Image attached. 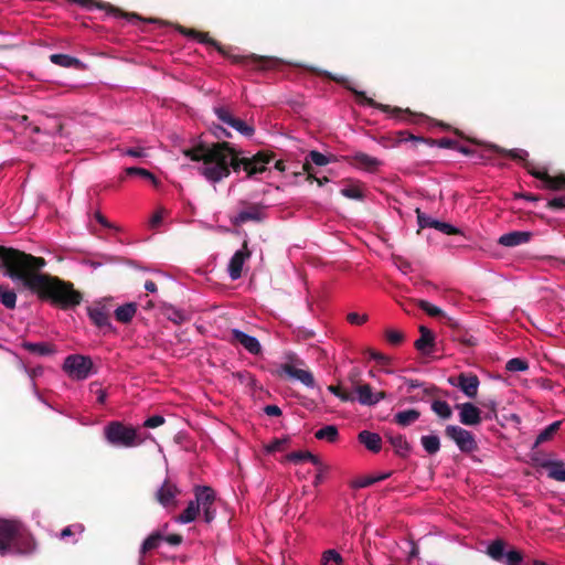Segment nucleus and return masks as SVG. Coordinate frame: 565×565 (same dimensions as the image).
Returning <instances> with one entry per match:
<instances>
[{
	"label": "nucleus",
	"mask_w": 565,
	"mask_h": 565,
	"mask_svg": "<svg viewBox=\"0 0 565 565\" xmlns=\"http://www.w3.org/2000/svg\"><path fill=\"white\" fill-rule=\"evenodd\" d=\"M44 265L42 258L0 246V266L4 267L6 277L21 284L25 289L38 292L41 297L52 299L63 308L79 305L82 296L72 285L38 273Z\"/></svg>",
	"instance_id": "1"
},
{
	"label": "nucleus",
	"mask_w": 565,
	"mask_h": 565,
	"mask_svg": "<svg viewBox=\"0 0 565 565\" xmlns=\"http://www.w3.org/2000/svg\"><path fill=\"white\" fill-rule=\"evenodd\" d=\"M184 156L198 164L199 172L212 183L220 182L230 175L231 168L235 171L244 170L248 177L256 175L266 170L271 158L259 152L252 158L239 157L227 142H201L183 151Z\"/></svg>",
	"instance_id": "2"
},
{
	"label": "nucleus",
	"mask_w": 565,
	"mask_h": 565,
	"mask_svg": "<svg viewBox=\"0 0 565 565\" xmlns=\"http://www.w3.org/2000/svg\"><path fill=\"white\" fill-rule=\"evenodd\" d=\"M35 551L36 543L23 523L0 519V555H31Z\"/></svg>",
	"instance_id": "3"
},
{
	"label": "nucleus",
	"mask_w": 565,
	"mask_h": 565,
	"mask_svg": "<svg viewBox=\"0 0 565 565\" xmlns=\"http://www.w3.org/2000/svg\"><path fill=\"white\" fill-rule=\"evenodd\" d=\"M177 30H178V32H180L181 34H183L188 38L194 39L200 43H204V44L215 47L223 56L227 57L233 63L244 64L254 70L274 68L280 62L279 60H277L275 57L259 56V55L244 56V55L233 53L228 50H225L215 40L211 39L207 33L198 32V31L191 30V29H185L180 25L177 26Z\"/></svg>",
	"instance_id": "4"
},
{
	"label": "nucleus",
	"mask_w": 565,
	"mask_h": 565,
	"mask_svg": "<svg viewBox=\"0 0 565 565\" xmlns=\"http://www.w3.org/2000/svg\"><path fill=\"white\" fill-rule=\"evenodd\" d=\"M194 500H191L185 510L177 518L175 521L178 523L189 524L193 522L198 518L200 510H202L206 523H211L215 519L214 490L206 486H196L194 488Z\"/></svg>",
	"instance_id": "5"
},
{
	"label": "nucleus",
	"mask_w": 565,
	"mask_h": 565,
	"mask_svg": "<svg viewBox=\"0 0 565 565\" xmlns=\"http://www.w3.org/2000/svg\"><path fill=\"white\" fill-rule=\"evenodd\" d=\"M104 436L108 444L115 447L132 448L140 446L145 440L150 439L158 445L160 452L162 447L156 441L151 434L141 437L137 429L132 426H126L121 422H110L104 427Z\"/></svg>",
	"instance_id": "6"
},
{
	"label": "nucleus",
	"mask_w": 565,
	"mask_h": 565,
	"mask_svg": "<svg viewBox=\"0 0 565 565\" xmlns=\"http://www.w3.org/2000/svg\"><path fill=\"white\" fill-rule=\"evenodd\" d=\"M62 370L73 381H85L96 373L90 356L83 354L67 355L62 365Z\"/></svg>",
	"instance_id": "7"
},
{
	"label": "nucleus",
	"mask_w": 565,
	"mask_h": 565,
	"mask_svg": "<svg viewBox=\"0 0 565 565\" xmlns=\"http://www.w3.org/2000/svg\"><path fill=\"white\" fill-rule=\"evenodd\" d=\"M302 365H305L302 360L297 358L294 353H288L286 355V362L279 366L278 373L299 381L308 388H313L316 386V381L312 373L308 370L297 367Z\"/></svg>",
	"instance_id": "8"
},
{
	"label": "nucleus",
	"mask_w": 565,
	"mask_h": 565,
	"mask_svg": "<svg viewBox=\"0 0 565 565\" xmlns=\"http://www.w3.org/2000/svg\"><path fill=\"white\" fill-rule=\"evenodd\" d=\"M446 435L454 440L462 452H472L477 449L475 436L460 426L448 425L446 427Z\"/></svg>",
	"instance_id": "9"
},
{
	"label": "nucleus",
	"mask_w": 565,
	"mask_h": 565,
	"mask_svg": "<svg viewBox=\"0 0 565 565\" xmlns=\"http://www.w3.org/2000/svg\"><path fill=\"white\" fill-rule=\"evenodd\" d=\"M214 113L223 124L235 129L241 135L245 137H252L254 135V127L246 124L244 120L234 117L228 109L224 107H216Z\"/></svg>",
	"instance_id": "10"
},
{
	"label": "nucleus",
	"mask_w": 565,
	"mask_h": 565,
	"mask_svg": "<svg viewBox=\"0 0 565 565\" xmlns=\"http://www.w3.org/2000/svg\"><path fill=\"white\" fill-rule=\"evenodd\" d=\"M529 172L539 180L537 188L546 190L565 189V177H551L546 169L540 170L532 164H527Z\"/></svg>",
	"instance_id": "11"
},
{
	"label": "nucleus",
	"mask_w": 565,
	"mask_h": 565,
	"mask_svg": "<svg viewBox=\"0 0 565 565\" xmlns=\"http://www.w3.org/2000/svg\"><path fill=\"white\" fill-rule=\"evenodd\" d=\"M456 408L459 411V420L466 426L479 425L482 420L481 411L472 403L457 404Z\"/></svg>",
	"instance_id": "12"
},
{
	"label": "nucleus",
	"mask_w": 565,
	"mask_h": 565,
	"mask_svg": "<svg viewBox=\"0 0 565 565\" xmlns=\"http://www.w3.org/2000/svg\"><path fill=\"white\" fill-rule=\"evenodd\" d=\"M232 341L239 343L248 353L258 355L262 352L260 342L256 337L249 335L239 329L231 330Z\"/></svg>",
	"instance_id": "13"
},
{
	"label": "nucleus",
	"mask_w": 565,
	"mask_h": 565,
	"mask_svg": "<svg viewBox=\"0 0 565 565\" xmlns=\"http://www.w3.org/2000/svg\"><path fill=\"white\" fill-rule=\"evenodd\" d=\"M354 392L358 395V402L364 406H374L386 397L384 392H373L369 384L358 385Z\"/></svg>",
	"instance_id": "14"
},
{
	"label": "nucleus",
	"mask_w": 565,
	"mask_h": 565,
	"mask_svg": "<svg viewBox=\"0 0 565 565\" xmlns=\"http://www.w3.org/2000/svg\"><path fill=\"white\" fill-rule=\"evenodd\" d=\"M449 382L451 385L457 386L469 398H475L478 394L480 382L477 375L461 373L457 379V383L451 380H449Z\"/></svg>",
	"instance_id": "15"
},
{
	"label": "nucleus",
	"mask_w": 565,
	"mask_h": 565,
	"mask_svg": "<svg viewBox=\"0 0 565 565\" xmlns=\"http://www.w3.org/2000/svg\"><path fill=\"white\" fill-rule=\"evenodd\" d=\"M250 253L247 250L246 245L244 248L238 249L228 262L227 271L232 280H237L242 276L244 263L249 258Z\"/></svg>",
	"instance_id": "16"
},
{
	"label": "nucleus",
	"mask_w": 565,
	"mask_h": 565,
	"mask_svg": "<svg viewBox=\"0 0 565 565\" xmlns=\"http://www.w3.org/2000/svg\"><path fill=\"white\" fill-rule=\"evenodd\" d=\"M539 466L546 470L550 479L565 482V463L562 460L543 459Z\"/></svg>",
	"instance_id": "17"
},
{
	"label": "nucleus",
	"mask_w": 565,
	"mask_h": 565,
	"mask_svg": "<svg viewBox=\"0 0 565 565\" xmlns=\"http://www.w3.org/2000/svg\"><path fill=\"white\" fill-rule=\"evenodd\" d=\"M179 493L180 490L175 484L164 481L157 491L156 497L162 507L168 508L174 504L175 498Z\"/></svg>",
	"instance_id": "18"
},
{
	"label": "nucleus",
	"mask_w": 565,
	"mask_h": 565,
	"mask_svg": "<svg viewBox=\"0 0 565 565\" xmlns=\"http://www.w3.org/2000/svg\"><path fill=\"white\" fill-rule=\"evenodd\" d=\"M532 237V233L527 231H513L501 235L498 243L505 247H515L527 243Z\"/></svg>",
	"instance_id": "19"
},
{
	"label": "nucleus",
	"mask_w": 565,
	"mask_h": 565,
	"mask_svg": "<svg viewBox=\"0 0 565 565\" xmlns=\"http://www.w3.org/2000/svg\"><path fill=\"white\" fill-rule=\"evenodd\" d=\"M352 160L354 161V166L356 168L367 172H373L381 166V161L377 158L369 156L364 152L354 153L352 156Z\"/></svg>",
	"instance_id": "20"
},
{
	"label": "nucleus",
	"mask_w": 565,
	"mask_h": 565,
	"mask_svg": "<svg viewBox=\"0 0 565 565\" xmlns=\"http://www.w3.org/2000/svg\"><path fill=\"white\" fill-rule=\"evenodd\" d=\"M358 438L359 441L363 444L370 451L379 452L381 450L382 439L379 434L369 430H362Z\"/></svg>",
	"instance_id": "21"
},
{
	"label": "nucleus",
	"mask_w": 565,
	"mask_h": 565,
	"mask_svg": "<svg viewBox=\"0 0 565 565\" xmlns=\"http://www.w3.org/2000/svg\"><path fill=\"white\" fill-rule=\"evenodd\" d=\"M88 317L96 327L105 330H113L109 317L104 308H88Z\"/></svg>",
	"instance_id": "22"
},
{
	"label": "nucleus",
	"mask_w": 565,
	"mask_h": 565,
	"mask_svg": "<svg viewBox=\"0 0 565 565\" xmlns=\"http://www.w3.org/2000/svg\"><path fill=\"white\" fill-rule=\"evenodd\" d=\"M286 460L294 462V463H299L302 461H310L313 466L319 467L321 469L323 468V462L321 461V459L319 457H317L316 455L311 454L310 451L290 452L286 456Z\"/></svg>",
	"instance_id": "23"
},
{
	"label": "nucleus",
	"mask_w": 565,
	"mask_h": 565,
	"mask_svg": "<svg viewBox=\"0 0 565 565\" xmlns=\"http://www.w3.org/2000/svg\"><path fill=\"white\" fill-rule=\"evenodd\" d=\"M137 312V303L127 302L116 308L115 318L118 322L128 323L132 320Z\"/></svg>",
	"instance_id": "24"
},
{
	"label": "nucleus",
	"mask_w": 565,
	"mask_h": 565,
	"mask_svg": "<svg viewBox=\"0 0 565 565\" xmlns=\"http://www.w3.org/2000/svg\"><path fill=\"white\" fill-rule=\"evenodd\" d=\"M420 338L416 340L415 347L423 353H429L434 345V334L425 327H420Z\"/></svg>",
	"instance_id": "25"
},
{
	"label": "nucleus",
	"mask_w": 565,
	"mask_h": 565,
	"mask_svg": "<svg viewBox=\"0 0 565 565\" xmlns=\"http://www.w3.org/2000/svg\"><path fill=\"white\" fill-rule=\"evenodd\" d=\"M420 414L416 409H407L395 414L394 419L399 426H408L419 418Z\"/></svg>",
	"instance_id": "26"
},
{
	"label": "nucleus",
	"mask_w": 565,
	"mask_h": 565,
	"mask_svg": "<svg viewBox=\"0 0 565 565\" xmlns=\"http://www.w3.org/2000/svg\"><path fill=\"white\" fill-rule=\"evenodd\" d=\"M561 422H553L547 427H545L536 437V440L534 443V447H537L541 444H544L548 440H551L556 431L559 429Z\"/></svg>",
	"instance_id": "27"
},
{
	"label": "nucleus",
	"mask_w": 565,
	"mask_h": 565,
	"mask_svg": "<svg viewBox=\"0 0 565 565\" xmlns=\"http://www.w3.org/2000/svg\"><path fill=\"white\" fill-rule=\"evenodd\" d=\"M315 437L320 440L334 443L339 437L338 428L334 425H326L315 433Z\"/></svg>",
	"instance_id": "28"
},
{
	"label": "nucleus",
	"mask_w": 565,
	"mask_h": 565,
	"mask_svg": "<svg viewBox=\"0 0 565 565\" xmlns=\"http://www.w3.org/2000/svg\"><path fill=\"white\" fill-rule=\"evenodd\" d=\"M0 302L8 309L15 308L17 295L6 285H0Z\"/></svg>",
	"instance_id": "29"
},
{
	"label": "nucleus",
	"mask_w": 565,
	"mask_h": 565,
	"mask_svg": "<svg viewBox=\"0 0 565 565\" xmlns=\"http://www.w3.org/2000/svg\"><path fill=\"white\" fill-rule=\"evenodd\" d=\"M262 218L263 211L256 206L243 210L236 216V221L239 223H245L247 221H260Z\"/></svg>",
	"instance_id": "30"
},
{
	"label": "nucleus",
	"mask_w": 565,
	"mask_h": 565,
	"mask_svg": "<svg viewBox=\"0 0 565 565\" xmlns=\"http://www.w3.org/2000/svg\"><path fill=\"white\" fill-rule=\"evenodd\" d=\"M23 348L29 352L39 354V355H50L54 353V349L44 343V342H24Z\"/></svg>",
	"instance_id": "31"
},
{
	"label": "nucleus",
	"mask_w": 565,
	"mask_h": 565,
	"mask_svg": "<svg viewBox=\"0 0 565 565\" xmlns=\"http://www.w3.org/2000/svg\"><path fill=\"white\" fill-rule=\"evenodd\" d=\"M420 444L429 455H434L440 449V440L437 435L422 436Z\"/></svg>",
	"instance_id": "32"
},
{
	"label": "nucleus",
	"mask_w": 565,
	"mask_h": 565,
	"mask_svg": "<svg viewBox=\"0 0 565 565\" xmlns=\"http://www.w3.org/2000/svg\"><path fill=\"white\" fill-rule=\"evenodd\" d=\"M50 61L63 67H76L81 64L79 60L67 54H52Z\"/></svg>",
	"instance_id": "33"
},
{
	"label": "nucleus",
	"mask_w": 565,
	"mask_h": 565,
	"mask_svg": "<svg viewBox=\"0 0 565 565\" xmlns=\"http://www.w3.org/2000/svg\"><path fill=\"white\" fill-rule=\"evenodd\" d=\"M431 409L441 419H448L452 416V411L449 404L445 401L436 399L431 403Z\"/></svg>",
	"instance_id": "34"
},
{
	"label": "nucleus",
	"mask_w": 565,
	"mask_h": 565,
	"mask_svg": "<svg viewBox=\"0 0 565 565\" xmlns=\"http://www.w3.org/2000/svg\"><path fill=\"white\" fill-rule=\"evenodd\" d=\"M487 553L492 559L502 561L505 554L503 541L495 540L492 543H490Z\"/></svg>",
	"instance_id": "35"
},
{
	"label": "nucleus",
	"mask_w": 565,
	"mask_h": 565,
	"mask_svg": "<svg viewBox=\"0 0 565 565\" xmlns=\"http://www.w3.org/2000/svg\"><path fill=\"white\" fill-rule=\"evenodd\" d=\"M163 536L159 533H153L149 535L140 547L141 555L146 554L148 551L157 548L159 546L160 541H162Z\"/></svg>",
	"instance_id": "36"
},
{
	"label": "nucleus",
	"mask_w": 565,
	"mask_h": 565,
	"mask_svg": "<svg viewBox=\"0 0 565 565\" xmlns=\"http://www.w3.org/2000/svg\"><path fill=\"white\" fill-rule=\"evenodd\" d=\"M391 476V472H385V473H381V475H377L375 477H366V478H362L360 480H356L354 482V487L355 488H366V487H370L372 486L373 483L375 482H379V481H382V480H385L386 478H388Z\"/></svg>",
	"instance_id": "37"
},
{
	"label": "nucleus",
	"mask_w": 565,
	"mask_h": 565,
	"mask_svg": "<svg viewBox=\"0 0 565 565\" xmlns=\"http://www.w3.org/2000/svg\"><path fill=\"white\" fill-rule=\"evenodd\" d=\"M430 227L436 228L439 232L447 234V235H455V234L460 233V231L456 226H454L449 223H446V222L437 221V220L431 221Z\"/></svg>",
	"instance_id": "38"
},
{
	"label": "nucleus",
	"mask_w": 565,
	"mask_h": 565,
	"mask_svg": "<svg viewBox=\"0 0 565 565\" xmlns=\"http://www.w3.org/2000/svg\"><path fill=\"white\" fill-rule=\"evenodd\" d=\"M505 369L510 372H524L529 369V364L523 359L513 358L507 362Z\"/></svg>",
	"instance_id": "39"
},
{
	"label": "nucleus",
	"mask_w": 565,
	"mask_h": 565,
	"mask_svg": "<svg viewBox=\"0 0 565 565\" xmlns=\"http://www.w3.org/2000/svg\"><path fill=\"white\" fill-rule=\"evenodd\" d=\"M83 532H84V526H83V524H81V523H75V524H72V525H68V526L64 527V529L61 531V533H60L58 537H60L61 540H66V539H68V537H71V536H73L74 534H78V535H81Z\"/></svg>",
	"instance_id": "40"
},
{
	"label": "nucleus",
	"mask_w": 565,
	"mask_h": 565,
	"mask_svg": "<svg viewBox=\"0 0 565 565\" xmlns=\"http://www.w3.org/2000/svg\"><path fill=\"white\" fill-rule=\"evenodd\" d=\"M391 444L399 455H406L409 451V445L403 436L391 437Z\"/></svg>",
	"instance_id": "41"
},
{
	"label": "nucleus",
	"mask_w": 565,
	"mask_h": 565,
	"mask_svg": "<svg viewBox=\"0 0 565 565\" xmlns=\"http://www.w3.org/2000/svg\"><path fill=\"white\" fill-rule=\"evenodd\" d=\"M341 194L348 199L361 200L363 199V192L356 184L345 186L341 190Z\"/></svg>",
	"instance_id": "42"
},
{
	"label": "nucleus",
	"mask_w": 565,
	"mask_h": 565,
	"mask_svg": "<svg viewBox=\"0 0 565 565\" xmlns=\"http://www.w3.org/2000/svg\"><path fill=\"white\" fill-rule=\"evenodd\" d=\"M308 157L312 163H315L316 166H319V167L327 166L328 163H330L332 161V159L330 157H328L317 150L310 151Z\"/></svg>",
	"instance_id": "43"
},
{
	"label": "nucleus",
	"mask_w": 565,
	"mask_h": 565,
	"mask_svg": "<svg viewBox=\"0 0 565 565\" xmlns=\"http://www.w3.org/2000/svg\"><path fill=\"white\" fill-rule=\"evenodd\" d=\"M125 172L128 175H140V177L148 179V180L152 181L153 183H156L154 175L150 171H148L143 168L129 167L125 170Z\"/></svg>",
	"instance_id": "44"
},
{
	"label": "nucleus",
	"mask_w": 565,
	"mask_h": 565,
	"mask_svg": "<svg viewBox=\"0 0 565 565\" xmlns=\"http://www.w3.org/2000/svg\"><path fill=\"white\" fill-rule=\"evenodd\" d=\"M503 559L505 565H521L523 556L520 552L512 550L504 554Z\"/></svg>",
	"instance_id": "45"
},
{
	"label": "nucleus",
	"mask_w": 565,
	"mask_h": 565,
	"mask_svg": "<svg viewBox=\"0 0 565 565\" xmlns=\"http://www.w3.org/2000/svg\"><path fill=\"white\" fill-rule=\"evenodd\" d=\"M482 406L488 409V412L483 416L484 419L492 420L497 418L498 403L495 399H488L482 403Z\"/></svg>",
	"instance_id": "46"
},
{
	"label": "nucleus",
	"mask_w": 565,
	"mask_h": 565,
	"mask_svg": "<svg viewBox=\"0 0 565 565\" xmlns=\"http://www.w3.org/2000/svg\"><path fill=\"white\" fill-rule=\"evenodd\" d=\"M121 154L129 156L132 158H145V157H147V151L142 147H134V148H128V149L121 150Z\"/></svg>",
	"instance_id": "47"
},
{
	"label": "nucleus",
	"mask_w": 565,
	"mask_h": 565,
	"mask_svg": "<svg viewBox=\"0 0 565 565\" xmlns=\"http://www.w3.org/2000/svg\"><path fill=\"white\" fill-rule=\"evenodd\" d=\"M324 563L334 562L338 565L342 564V556L335 550H328L323 553Z\"/></svg>",
	"instance_id": "48"
},
{
	"label": "nucleus",
	"mask_w": 565,
	"mask_h": 565,
	"mask_svg": "<svg viewBox=\"0 0 565 565\" xmlns=\"http://www.w3.org/2000/svg\"><path fill=\"white\" fill-rule=\"evenodd\" d=\"M164 423V417L161 415H153L151 417H148L143 422V426L147 428H156L161 426Z\"/></svg>",
	"instance_id": "49"
},
{
	"label": "nucleus",
	"mask_w": 565,
	"mask_h": 565,
	"mask_svg": "<svg viewBox=\"0 0 565 565\" xmlns=\"http://www.w3.org/2000/svg\"><path fill=\"white\" fill-rule=\"evenodd\" d=\"M420 308L426 311L429 316L431 317H437L439 316L443 311L439 307L437 306H434L427 301H422L420 302Z\"/></svg>",
	"instance_id": "50"
},
{
	"label": "nucleus",
	"mask_w": 565,
	"mask_h": 565,
	"mask_svg": "<svg viewBox=\"0 0 565 565\" xmlns=\"http://www.w3.org/2000/svg\"><path fill=\"white\" fill-rule=\"evenodd\" d=\"M90 392L96 394L98 403L104 404L106 402V391L99 387L96 382L90 384Z\"/></svg>",
	"instance_id": "51"
},
{
	"label": "nucleus",
	"mask_w": 565,
	"mask_h": 565,
	"mask_svg": "<svg viewBox=\"0 0 565 565\" xmlns=\"http://www.w3.org/2000/svg\"><path fill=\"white\" fill-rule=\"evenodd\" d=\"M386 339L391 344L397 345L403 340V334L397 330H387Z\"/></svg>",
	"instance_id": "52"
},
{
	"label": "nucleus",
	"mask_w": 565,
	"mask_h": 565,
	"mask_svg": "<svg viewBox=\"0 0 565 565\" xmlns=\"http://www.w3.org/2000/svg\"><path fill=\"white\" fill-rule=\"evenodd\" d=\"M328 391L333 394L334 396H337L340 401L342 402H350V401H353V398L351 397V395L347 394V393H342L339 387L337 386H333V385H330L328 386Z\"/></svg>",
	"instance_id": "53"
},
{
	"label": "nucleus",
	"mask_w": 565,
	"mask_h": 565,
	"mask_svg": "<svg viewBox=\"0 0 565 565\" xmlns=\"http://www.w3.org/2000/svg\"><path fill=\"white\" fill-rule=\"evenodd\" d=\"M285 445V440L282 439H275L268 445H266L265 450L268 454L276 452L282 449V446Z\"/></svg>",
	"instance_id": "54"
},
{
	"label": "nucleus",
	"mask_w": 565,
	"mask_h": 565,
	"mask_svg": "<svg viewBox=\"0 0 565 565\" xmlns=\"http://www.w3.org/2000/svg\"><path fill=\"white\" fill-rule=\"evenodd\" d=\"M366 320V315H359L356 312H350L348 315V321L352 324H363Z\"/></svg>",
	"instance_id": "55"
},
{
	"label": "nucleus",
	"mask_w": 565,
	"mask_h": 565,
	"mask_svg": "<svg viewBox=\"0 0 565 565\" xmlns=\"http://www.w3.org/2000/svg\"><path fill=\"white\" fill-rule=\"evenodd\" d=\"M399 136H401L399 141H414V142H420V143L426 142V139L424 137L415 136L412 134L401 132Z\"/></svg>",
	"instance_id": "56"
},
{
	"label": "nucleus",
	"mask_w": 565,
	"mask_h": 565,
	"mask_svg": "<svg viewBox=\"0 0 565 565\" xmlns=\"http://www.w3.org/2000/svg\"><path fill=\"white\" fill-rule=\"evenodd\" d=\"M162 218H163V210H159V211H157V212L151 216V218H150V221H149V225H150V227H152V228L158 227V226L161 224Z\"/></svg>",
	"instance_id": "57"
},
{
	"label": "nucleus",
	"mask_w": 565,
	"mask_h": 565,
	"mask_svg": "<svg viewBox=\"0 0 565 565\" xmlns=\"http://www.w3.org/2000/svg\"><path fill=\"white\" fill-rule=\"evenodd\" d=\"M508 154L515 160H525L529 156L527 151L523 149H513L508 151Z\"/></svg>",
	"instance_id": "58"
},
{
	"label": "nucleus",
	"mask_w": 565,
	"mask_h": 565,
	"mask_svg": "<svg viewBox=\"0 0 565 565\" xmlns=\"http://www.w3.org/2000/svg\"><path fill=\"white\" fill-rule=\"evenodd\" d=\"M548 206L554 207V209H565V196L559 195V196L553 198L552 200H550Z\"/></svg>",
	"instance_id": "59"
},
{
	"label": "nucleus",
	"mask_w": 565,
	"mask_h": 565,
	"mask_svg": "<svg viewBox=\"0 0 565 565\" xmlns=\"http://www.w3.org/2000/svg\"><path fill=\"white\" fill-rule=\"evenodd\" d=\"M212 132L213 135L217 138V139H224V138H228L231 137V134L223 127L221 126H214L212 128Z\"/></svg>",
	"instance_id": "60"
},
{
	"label": "nucleus",
	"mask_w": 565,
	"mask_h": 565,
	"mask_svg": "<svg viewBox=\"0 0 565 565\" xmlns=\"http://www.w3.org/2000/svg\"><path fill=\"white\" fill-rule=\"evenodd\" d=\"M264 413L268 416L277 417L281 415V409L277 405H266Z\"/></svg>",
	"instance_id": "61"
},
{
	"label": "nucleus",
	"mask_w": 565,
	"mask_h": 565,
	"mask_svg": "<svg viewBox=\"0 0 565 565\" xmlns=\"http://www.w3.org/2000/svg\"><path fill=\"white\" fill-rule=\"evenodd\" d=\"M370 358L379 362L380 364H386L388 363V358L380 352L371 350L369 352Z\"/></svg>",
	"instance_id": "62"
},
{
	"label": "nucleus",
	"mask_w": 565,
	"mask_h": 565,
	"mask_svg": "<svg viewBox=\"0 0 565 565\" xmlns=\"http://www.w3.org/2000/svg\"><path fill=\"white\" fill-rule=\"evenodd\" d=\"M318 469V472L315 477V480H313V486L315 487H318L322 481H323V478H324V472L328 470V467L323 465V468H319L317 467Z\"/></svg>",
	"instance_id": "63"
},
{
	"label": "nucleus",
	"mask_w": 565,
	"mask_h": 565,
	"mask_svg": "<svg viewBox=\"0 0 565 565\" xmlns=\"http://www.w3.org/2000/svg\"><path fill=\"white\" fill-rule=\"evenodd\" d=\"M166 542H168L171 545H179L182 542V537L178 534H171L166 537H163Z\"/></svg>",
	"instance_id": "64"
}]
</instances>
